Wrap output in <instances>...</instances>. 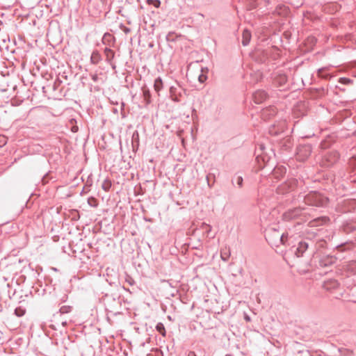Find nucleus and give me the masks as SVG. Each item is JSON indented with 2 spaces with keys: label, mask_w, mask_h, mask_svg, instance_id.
<instances>
[{
  "label": "nucleus",
  "mask_w": 356,
  "mask_h": 356,
  "mask_svg": "<svg viewBox=\"0 0 356 356\" xmlns=\"http://www.w3.org/2000/svg\"><path fill=\"white\" fill-rule=\"evenodd\" d=\"M265 236L270 244L279 246L280 244H286L289 234L287 232L281 233L275 227H269L266 230Z\"/></svg>",
  "instance_id": "nucleus-1"
},
{
  "label": "nucleus",
  "mask_w": 356,
  "mask_h": 356,
  "mask_svg": "<svg viewBox=\"0 0 356 356\" xmlns=\"http://www.w3.org/2000/svg\"><path fill=\"white\" fill-rule=\"evenodd\" d=\"M307 238L300 241L294 250L297 257H302L309 247L314 245V241H312V238L314 237L316 234L314 232L309 233V232H307Z\"/></svg>",
  "instance_id": "nucleus-2"
},
{
  "label": "nucleus",
  "mask_w": 356,
  "mask_h": 356,
  "mask_svg": "<svg viewBox=\"0 0 356 356\" xmlns=\"http://www.w3.org/2000/svg\"><path fill=\"white\" fill-rule=\"evenodd\" d=\"M312 151V145L309 144L301 145L297 149V159L305 161L307 159Z\"/></svg>",
  "instance_id": "nucleus-3"
},
{
  "label": "nucleus",
  "mask_w": 356,
  "mask_h": 356,
  "mask_svg": "<svg viewBox=\"0 0 356 356\" xmlns=\"http://www.w3.org/2000/svg\"><path fill=\"white\" fill-rule=\"evenodd\" d=\"M305 202L308 204L321 207L323 205V200L319 194L316 193H309L305 197Z\"/></svg>",
  "instance_id": "nucleus-4"
},
{
  "label": "nucleus",
  "mask_w": 356,
  "mask_h": 356,
  "mask_svg": "<svg viewBox=\"0 0 356 356\" xmlns=\"http://www.w3.org/2000/svg\"><path fill=\"white\" fill-rule=\"evenodd\" d=\"M316 259H318V264L321 267L332 266L337 261V258L335 257L326 254H319L318 257H316Z\"/></svg>",
  "instance_id": "nucleus-5"
},
{
  "label": "nucleus",
  "mask_w": 356,
  "mask_h": 356,
  "mask_svg": "<svg viewBox=\"0 0 356 356\" xmlns=\"http://www.w3.org/2000/svg\"><path fill=\"white\" fill-rule=\"evenodd\" d=\"M286 124L285 121L279 122L277 124H273L269 128V134L272 136H277L282 134L286 129Z\"/></svg>",
  "instance_id": "nucleus-6"
},
{
  "label": "nucleus",
  "mask_w": 356,
  "mask_h": 356,
  "mask_svg": "<svg viewBox=\"0 0 356 356\" xmlns=\"http://www.w3.org/2000/svg\"><path fill=\"white\" fill-rule=\"evenodd\" d=\"M302 209L300 208L290 209L283 213V219L284 220H293L301 214Z\"/></svg>",
  "instance_id": "nucleus-7"
},
{
  "label": "nucleus",
  "mask_w": 356,
  "mask_h": 356,
  "mask_svg": "<svg viewBox=\"0 0 356 356\" xmlns=\"http://www.w3.org/2000/svg\"><path fill=\"white\" fill-rule=\"evenodd\" d=\"M277 113V109L274 106H269L262 110L261 118L266 120L274 116Z\"/></svg>",
  "instance_id": "nucleus-8"
},
{
  "label": "nucleus",
  "mask_w": 356,
  "mask_h": 356,
  "mask_svg": "<svg viewBox=\"0 0 356 356\" xmlns=\"http://www.w3.org/2000/svg\"><path fill=\"white\" fill-rule=\"evenodd\" d=\"M268 97L267 93L264 90H257L253 94V99L256 104H261Z\"/></svg>",
  "instance_id": "nucleus-9"
},
{
  "label": "nucleus",
  "mask_w": 356,
  "mask_h": 356,
  "mask_svg": "<svg viewBox=\"0 0 356 356\" xmlns=\"http://www.w3.org/2000/svg\"><path fill=\"white\" fill-rule=\"evenodd\" d=\"M326 245V242L323 240L318 241L314 245V250L312 254V257L314 259H316V257H318L319 254H322L323 253L321 252L322 248H324Z\"/></svg>",
  "instance_id": "nucleus-10"
},
{
  "label": "nucleus",
  "mask_w": 356,
  "mask_h": 356,
  "mask_svg": "<svg viewBox=\"0 0 356 356\" xmlns=\"http://www.w3.org/2000/svg\"><path fill=\"white\" fill-rule=\"evenodd\" d=\"M286 169L284 166L277 165L273 169L272 176L277 179H280L286 174Z\"/></svg>",
  "instance_id": "nucleus-11"
},
{
  "label": "nucleus",
  "mask_w": 356,
  "mask_h": 356,
  "mask_svg": "<svg viewBox=\"0 0 356 356\" xmlns=\"http://www.w3.org/2000/svg\"><path fill=\"white\" fill-rule=\"evenodd\" d=\"M287 81V77L284 74H276L273 77V83L277 86H282Z\"/></svg>",
  "instance_id": "nucleus-12"
},
{
  "label": "nucleus",
  "mask_w": 356,
  "mask_h": 356,
  "mask_svg": "<svg viewBox=\"0 0 356 356\" xmlns=\"http://www.w3.org/2000/svg\"><path fill=\"white\" fill-rule=\"evenodd\" d=\"M297 181L296 179H291L286 182L283 186L278 188L279 191L281 192L283 189V193L292 191L296 186Z\"/></svg>",
  "instance_id": "nucleus-13"
},
{
  "label": "nucleus",
  "mask_w": 356,
  "mask_h": 356,
  "mask_svg": "<svg viewBox=\"0 0 356 356\" xmlns=\"http://www.w3.org/2000/svg\"><path fill=\"white\" fill-rule=\"evenodd\" d=\"M325 160L327 161V166L334 164L339 159V154L335 151H332L327 153L325 156Z\"/></svg>",
  "instance_id": "nucleus-14"
},
{
  "label": "nucleus",
  "mask_w": 356,
  "mask_h": 356,
  "mask_svg": "<svg viewBox=\"0 0 356 356\" xmlns=\"http://www.w3.org/2000/svg\"><path fill=\"white\" fill-rule=\"evenodd\" d=\"M180 88L176 86H171L170 88V95L172 100L175 102H179L180 101L179 96L181 95V92L179 91Z\"/></svg>",
  "instance_id": "nucleus-15"
},
{
  "label": "nucleus",
  "mask_w": 356,
  "mask_h": 356,
  "mask_svg": "<svg viewBox=\"0 0 356 356\" xmlns=\"http://www.w3.org/2000/svg\"><path fill=\"white\" fill-rule=\"evenodd\" d=\"M250 39H251V33L247 29L243 30V33H242V44H243V45L247 46L249 44Z\"/></svg>",
  "instance_id": "nucleus-16"
},
{
  "label": "nucleus",
  "mask_w": 356,
  "mask_h": 356,
  "mask_svg": "<svg viewBox=\"0 0 356 356\" xmlns=\"http://www.w3.org/2000/svg\"><path fill=\"white\" fill-rule=\"evenodd\" d=\"M339 286V283L337 280H329L325 282L323 284V287L326 290H331L332 289H336Z\"/></svg>",
  "instance_id": "nucleus-17"
},
{
  "label": "nucleus",
  "mask_w": 356,
  "mask_h": 356,
  "mask_svg": "<svg viewBox=\"0 0 356 356\" xmlns=\"http://www.w3.org/2000/svg\"><path fill=\"white\" fill-rule=\"evenodd\" d=\"M104 54L106 56V60L108 63H111V60L113 59L114 56H115L114 51L113 50H111V49L106 47L104 49Z\"/></svg>",
  "instance_id": "nucleus-18"
},
{
  "label": "nucleus",
  "mask_w": 356,
  "mask_h": 356,
  "mask_svg": "<svg viewBox=\"0 0 356 356\" xmlns=\"http://www.w3.org/2000/svg\"><path fill=\"white\" fill-rule=\"evenodd\" d=\"M326 220H327L325 218H318L310 221L309 225L311 227H316L324 224Z\"/></svg>",
  "instance_id": "nucleus-19"
},
{
  "label": "nucleus",
  "mask_w": 356,
  "mask_h": 356,
  "mask_svg": "<svg viewBox=\"0 0 356 356\" xmlns=\"http://www.w3.org/2000/svg\"><path fill=\"white\" fill-rule=\"evenodd\" d=\"M163 84L161 78L158 77L154 80V90L159 93L163 88Z\"/></svg>",
  "instance_id": "nucleus-20"
},
{
  "label": "nucleus",
  "mask_w": 356,
  "mask_h": 356,
  "mask_svg": "<svg viewBox=\"0 0 356 356\" xmlns=\"http://www.w3.org/2000/svg\"><path fill=\"white\" fill-rule=\"evenodd\" d=\"M102 59L100 54L97 51H95L92 53L90 60L93 64H97Z\"/></svg>",
  "instance_id": "nucleus-21"
},
{
  "label": "nucleus",
  "mask_w": 356,
  "mask_h": 356,
  "mask_svg": "<svg viewBox=\"0 0 356 356\" xmlns=\"http://www.w3.org/2000/svg\"><path fill=\"white\" fill-rule=\"evenodd\" d=\"M143 95L146 104L151 103V94L148 88H143Z\"/></svg>",
  "instance_id": "nucleus-22"
},
{
  "label": "nucleus",
  "mask_w": 356,
  "mask_h": 356,
  "mask_svg": "<svg viewBox=\"0 0 356 356\" xmlns=\"http://www.w3.org/2000/svg\"><path fill=\"white\" fill-rule=\"evenodd\" d=\"M111 187V181H109L108 179L104 180V181H103V183L102 184V189L104 190L105 191H109Z\"/></svg>",
  "instance_id": "nucleus-23"
},
{
  "label": "nucleus",
  "mask_w": 356,
  "mask_h": 356,
  "mask_svg": "<svg viewBox=\"0 0 356 356\" xmlns=\"http://www.w3.org/2000/svg\"><path fill=\"white\" fill-rule=\"evenodd\" d=\"M156 330L163 336H165V330L163 323H159L156 326Z\"/></svg>",
  "instance_id": "nucleus-24"
},
{
  "label": "nucleus",
  "mask_w": 356,
  "mask_h": 356,
  "mask_svg": "<svg viewBox=\"0 0 356 356\" xmlns=\"http://www.w3.org/2000/svg\"><path fill=\"white\" fill-rule=\"evenodd\" d=\"M71 311H72V307L68 306V305L62 306L59 309V312L61 314L70 313Z\"/></svg>",
  "instance_id": "nucleus-25"
},
{
  "label": "nucleus",
  "mask_w": 356,
  "mask_h": 356,
  "mask_svg": "<svg viewBox=\"0 0 356 356\" xmlns=\"http://www.w3.org/2000/svg\"><path fill=\"white\" fill-rule=\"evenodd\" d=\"M26 310L22 307H17L15 309V314L16 316L20 317L25 314Z\"/></svg>",
  "instance_id": "nucleus-26"
},
{
  "label": "nucleus",
  "mask_w": 356,
  "mask_h": 356,
  "mask_svg": "<svg viewBox=\"0 0 356 356\" xmlns=\"http://www.w3.org/2000/svg\"><path fill=\"white\" fill-rule=\"evenodd\" d=\"M88 203L90 207H97L98 205L97 200L93 197H89L88 199Z\"/></svg>",
  "instance_id": "nucleus-27"
},
{
  "label": "nucleus",
  "mask_w": 356,
  "mask_h": 356,
  "mask_svg": "<svg viewBox=\"0 0 356 356\" xmlns=\"http://www.w3.org/2000/svg\"><path fill=\"white\" fill-rule=\"evenodd\" d=\"M243 177L241 176H238L234 180H232V182L234 183V181H236L238 186L241 188L243 186Z\"/></svg>",
  "instance_id": "nucleus-28"
},
{
  "label": "nucleus",
  "mask_w": 356,
  "mask_h": 356,
  "mask_svg": "<svg viewBox=\"0 0 356 356\" xmlns=\"http://www.w3.org/2000/svg\"><path fill=\"white\" fill-rule=\"evenodd\" d=\"M202 228L204 229L205 232L209 235V232L211 231V226L207 225L204 222L202 224Z\"/></svg>",
  "instance_id": "nucleus-29"
},
{
  "label": "nucleus",
  "mask_w": 356,
  "mask_h": 356,
  "mask_svg": "<svg viewBox=\"0 0 356 356\" xmlns=\"http://www.w3.org/2000/svg\"><path fill=\"white\" fill-rule=\"evenodd\" d=\"M325 70V68H321V69H319L318 71V74L319 76H321L324 79H327L330 75L329 74H324V71Z\"/></svg>",
  "instance_id": "nucleus-30"
},
{
  "label": "nucleus",
  "mask_w": 356,
  "mask_h": 356,
  "mask_svg": "<svg viewBox=\"0 0 356 356\" xmlns=\"http://www.w3.org/2000/svg\"><path fill=\"white\" fill-rule=\"evenodd\" d=\"M339 82L343 84H348L351 82V80L348 78L341 77L339 79Z\"/></svg>",
  "instance_id": "nucleus-31"
},
{
  "label": "nucleus",
  "mask_w": 356,
  "mask_h": 356,
  "mask_svg": "<svg viewBox=\"0 0 356 356\" xmlns=\"http://www.w3.org/2000/svg\"><path fill=\"white\" fill-rule=\"evenodd\" d=\"M207 76L204 74H200L198 77V80L200 83H204L207 80Z\"/></svg>",
  "instance_id": "nucleus-32"
},
{
  "label": "nucleus",
  "mask_w": 356,
  "mask_h": 356,
  "mask_svg": "<svg viewBox=\"0 0 356 356\" xmlns=\"http://www.w3.org/2000/svg\"><path fill=\"white\" fill-rule=\"evenodd\" d=\"M127 281L129 282V284L132 285L134 284V280L132 278L129 277V279L127 280Z\"/></svg>",
  "instance_id": "nucleus-33"
},
{
  "label": "nucleus",
  "mask_w": 356,
  "mask_h": 356,
  "mask_svg": "<svg viewBox=\"0 0 356 356\" xmlns=\"http://www.w3.org/2000/svg\"><path fill=\"white\" fill-rule=\"evenodd\" d=\"M155 1H156V3L154 4V6L156 7H159L160 6V3H161L160 1L159 0H155Z\"/></svg>",
  "instance_id": "nucleus-34"
},
{
  "label": "nucleus",
  "mask_w": 356,
  "mask_h": 356,
  "mask_svg": "<svg viewBox=\"0 0 356 356\" xmlns=\"http://www.w3.org/2000/svg\"><path fill=\"white\" fill-rule=\"evenodd\" d=\"M188 356H195V354L194 352H190Z\"/></svg>",
  "instance_id": "nucleus-35"
},
{
  "label": "nucleus",
  "mask_w": 356,
  "mask_h": 356,
  "mask_svg": "<svg viewBox=\"0 0 356 356\" xmlns=\"http://www.w3.org/2000/svg\"><path fill=\"white\" fill-rule=\"evenodd\" d=\"M245 320H246V321H249L250 320V317H249V316H246L245 317Z\"/></svg>",
  "instance_id": "nucleus-36"
}]
</instances>
